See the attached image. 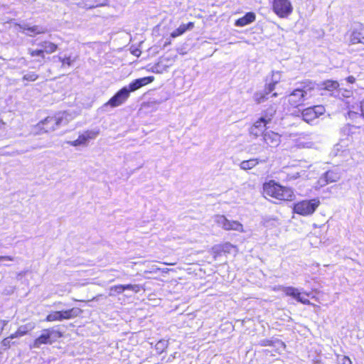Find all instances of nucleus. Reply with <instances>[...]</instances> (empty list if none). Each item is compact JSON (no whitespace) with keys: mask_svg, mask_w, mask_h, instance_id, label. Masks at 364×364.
<instances>
[{"mask_svg":"<svg viewBox=\"0 0 364 364\" xmlns=\"http://www.w3.org/2000/svg\"><path fill=\"white\" fill-rule=\"evenodd\" d=\"M60 312L61 319L63 321L65 319L74 318L80 316V314L82 313V310L79 308H72L70 309L65 310V311H60Z\"/></svg>","mask_w":364,"mask_h":364,"instance_id":"nucleus-20","label":"nucleus"},{"mask_svg":"<svg viewBox=\"0 0 364 364\" xmlns=\"http://www.w3.org/2000/svg\"><path fill=\"white\" fill-rule=\"evenodd\" d=\"M74 118L68 112H59L54 116H49L40 122L37 127L43 132H49L65 126Z\"/></svg>","mask_w":364,"mask_h":364,"instance_id":"nucleus-2","label":"nucleus"},{"mask_svg":"<svg viewBox=\"0 0 364 364\" xmlns=\"http://www.w3.org/2000/svg\"><path fill=\"white\" fill-rule=\"evenodd\" d=\"M340 178V175L334 171H328L325 172L318 180V184L320 186H324L330 183L336 182Z\"/></svg>","mask_w":364,"mask_h":364,"instance_id":"nucleus-13","label":"nucleus"},{"mask_svg":"<svg viewBox=\"0 0 364 364\" xmlns=\"http://www.w3.org/2000/svg\"><path fill=\"white\" fill-rule=\"evenodd\" d=\"M23 29L27 31L26 34L28 36H32L33 34H40V33H44L46 31V29L40 27L38 26H26L23 27Z\"/></svg>","mask_w":364,"mask_h":364,"instance_id":"nucleus-25","label":"nucleus"},{"mask_svg":"<svg viewBox=\"0 0 364 364\" xmlns=\"http://www.w3.org/2000/svg\"><path fill=\"white\" fill-rule=\"evenodd\" d=\"M360 110L361 112V114L364 117V100L360 102Z\"/></svg>","mask_w":364,"mask_h":364,"instance_id":"nucleus-42","label":"nucleus"},{"mask_svg":"<svg viewBox=\"0 0 364 364\" xmlns=\"http://www.w3.org/2000/svg\"><path fill=\"white\" fill-rule=\"evenodd\" d=\"M63 336L62 333L54 328L42 330L41 335L30 345V348H39L41 345H51Z\"/></svg>","mask_w":364,"mask_h":364,"instance_id":"nucleus-4","label":"nucleus"},{"mask_svg":"<svg viewBox=\"0 0 364 364\" xmlns=\"http://www.w3.org/2000/svg\"><path fill=\"white\" fill-rule=\"evenodd\" d=\"M299 173H296V174H294V175H293V176H291V178L295 179V178H299Z\"/></svg>","mask_w":364,"mask_h":364,"instance_id":"nucleus-46","label":"nucleus"},{"mask_svg":"<svg viewBox=\"0 0 364 364\" xmlns=\"http://www.w3.org/2000/svg\"><path fill=\"white\" fill-rule=\"evenodd\" d=\"M123 287L124 291L125 290H131L135 293H138L141 289L139 284H123Z\"/></svg>","mask_w":364,"mask_h":364,"instance_id":"nucleus-35","label":"nucleus"},{"mask_svg":"<svg viewBox=\"0 0 364 364\" xmlns=\"http://www.w3.org/2000/svg\"><path fill=\"white\" fill-rule=\"evenodd\" d=\"M178 52L180 54H184V53L183 52V50L178 49Z\"/></svg>","mask_w":364,"mask_h":364,"instance_id":"nucleus-47","label":"nucleus"},{"mask_svg":"<svg viewBox=\"0 0 364 364\" xmlns=\"http://www.w3.org/2000/svg\"><path fill=\"white\" fill-rule=\"evenodd\" d=\"M35 328V325L33 323H28L25 325L21 326L17 331V334L20 336L26 335L28 332L32 331Z\"/></svg>","mask_w":364,"mask_h":364,"instance_id":"nucleus-27","label":"nucleus"},{"mask_svg":"<svg viewBox=\"0 0 364 364\" xmlns=\"http://www.w3.org/2000/svg\"><path fill=\"white\" fill-rule=\"evenodd\" d=\"M167 44H170V42H166V43H165V46H166Z\"/></svg>","mask_w":364,"mask_h":364,"instance_id":"nucleus-49","label":"nucleus"},{"mask_svg":"<svg viewBox=\"0 0 364 364\" xmlns=\"http://www.w3.org/2000/svg\"><path fill=\"white\" fill-rule=\"evenodd\" d=\"M69 144L73 146H77L80 145H85L87 144L86 138L85 137L84 134H80L78 138L76 140H74L73 141H68Z\"/></svg>","mask_w":364,"mask_h":364,"instance_id":"nucleus-29","label":"nucleus"},{"mask_svg":"<svg viewBox=\"0 0 364 364\" xmlns=\"http://www.w3.org/2000/svg\"><path fill=\"white\" fill-rule=\"evenodd\" d=\"M8 321L6 320H0V333L4 330V327L7 325Z\"/></svg>","mask_w":364,"mask_h":364,"instance_id":"nucleus-41","label":"nucleus"},{"mask_svg":"<svg viewBox=\"0 0 364 364\" xmlns=\"http://www.w3.org/2000/svg\"><path fill=\"white\" fill-rule=\"evenodd\" d=\"M256 15L253 12H248L242 17L238 18L236 21L235 25L236 26L239 27H243L245 26H247L255 21Z\"/></svg>","mask_w":364,"mask_h":364,"instance_id":"nucleus-17","label":"nucleus"},{"mask_svg":"<svg viewBox=\"0 0 364 364\" xmlns=\"http://www.w3.org/2000/svg\"><path fill=\"white\" fill-rule=\"evenodd\" d=\"M281 290L282 292L285 294V295L291 296L294 299H296L298 302L301 303L303 304L309 305L311 304L310 301L307 299L304 298L301 296L300 291L293 287H282Z\"/></svg>","mask_w":364,"mask_h":364,"instance_id":"nucleus-10","label":"nucleus"},{"mask_svg":"<svg viewBox=\"0 0 364 364\" xmlns=\"http://www.w3.org/2000/svg\"><path fill=\"white\" fill-rule=\"evenodd\" d=\"M267 124L269 123L267 121L260 117L250 128V134L255 136V137H257L261 134H264V132L267 127Z\"/></svg>","mask_w":364,"mask_h":364,"instance_id":"nucleus-15","label":"nucleus"},{"mask_svg":"<svg viewBox=\"0 0 364 364\" xmlns=\"http://www.w3.org/2000/svg\"><path fill=\"white\" fill-rule=\"evenodd\" d=\"M46 321H62L60 311L50 313L46 318Z\"/></svg>","mask_w":364,"mask_h":364,"instance_id":"nucleus-31","label":"nucleus"},{"mask_svg":"<svg viewBox=\"0 0 364 364\" xmlns=\"http://www.w3.org/2000/svg\"><path fill=\"white\" fill-rule=\"evenodd\" d=\"M11 339H14L18 337H21L18 334H17V331H16L14 333L11 334L10 336H9Z\"/></svg>","mask_w":364,"mask_h":364,"instance_id":"nucleus-44","label":"nucleus"},{"mask_svg":"<svg viewBox=\"0 0 364 364\" xmlns=\"http://www.w3.org/2000/svg\"><path fill=\"white\" fill-rule=\"evenodd\" d=\"M55 58H58V61L62 63V68L71 66L76 60L75 57H73L71 55L67 56L65 55H63L61 54H59L57 56H53V59Z\"/></svg>","mask_w":364,"mask_h":364,"instance_id":"nucleus-22","label":"nucleus"},{"mask_svg":"<svg viewBox=\"0 0 364 364\" xmlns=\"http://www.w3.org/2000/svg\"><path fill=\"white\" fill-rule=\"evenodd\" d=\"M264 192L266 195L280 200H291L294 196L292 189L282 186L274 181L264 185Z\"/></svg>","mask_w":364,"mask_h":364,"instance_id":"nucleus-3","label":"nucleus"},{"mask_svg":"<svg viewBox=\"0 0 364 364\" xmlns=\"http://www.w3.org/2000/svg\"><path fill=\"white\" fill-rule=\"evenodd\" d=\"M339 362L341 364H352L350 359L348 356H343Z\"/></svg>","mask_w":364,"mask_h":364,"instance_id":"nucleus-39","label":"nucleus"},{"mask_svg":"<svg viewBox=\"0 0 364 364\" xmlns=\"http://www.w3.org/2000/svg\"><path fill=\"white\" fill-rule=\"evenodd\" d=\"M36 44L41 47V49L43 53H46L47 54L54 53L58 48V46L56 44L46 41H41L39 43H36Z\"/></svg>","mask_w":364,"mask_h":364,"instance_id":"nucleus-19","label":"nucleus"},{"mask_svg":"<svg viewBox=\"0 0 364 364\" xmlns=\"http://www.w3.org/2000/svg\"><path fill=\"white\" fill-rule=\"evenodd\" d=\"M11 338L9 337H7L6 338H4L2 341H1V344L5 348H9L10 346H11Z\"/></svg>","mask_w":364,"mask_h":364,"instance_id":"nucleus-38","label":"nucleus"},{"mask_svg":"<svg viewBox=\"0 0 364 364\" xmlns=\"http://www.w3.org/2000/svg\"><path fill=\"white\" fill-rule=\"evenodd\" d=\"M302 118L307 123H310L314 119H317V114L315 112L313 108L308 107L303 110Z\"/></svg>","mask_w":364,"mask_h":364,"instance_id":"nucleus-23","label":"nucleus"},{"mask_svg":"<svg viewBox=\"0 0 364 364\" xmlns=\"http://www.w3.org/2000/svg\"><path fill=\"white\" fill-rule=\"evenodd\" d=\"M315 112L317 114V118L321 115L324 111H325V109L323 106H314L312 107Z\"/></svg>","mask_w":364,"mask_h":364,"instance_id":"nucleus-37","label":"nucleus"},{"mask_svg":"<svg viewBox=\"0 0 364 364\" xmlns=\"http://www.w3.org/2000/svg\"><path fill=\"white\" fill-rule=\"evenodd\" d=\"M346 80L349 83H353L355 81V78L353 76H349L346 78Z\"/></svg>","mask_w":364,"mask_h":364,"instance_id":"nucleus-43","label":"nucleus"},{"mask_svg":"<svg viewBox=\"0 0 364 364\" xmlns=\"http://www.w3.org/2000/svg\"><path fill=\"white\" fill-rule=\"evenodd\" d=\"M129 97V90L127 86L123 87L117 92L109 100L106 102L103 107L110 106L111 107H117L124 104Z\"/></svg>","mask_w":364,"mask_h":364,"instance_id":"nucleus-8","label":"nucleus"},{"mask_svg":"<svg viewBox=\"0 0 364 364\" xmlns=\"http://www.w3.org/2000/svg\"><path fill=\"white\" fill-rule=\"evenodd\" d=\"M272 9L280 18L288 17L293 11L292 5L289 0H273Z\"/></svg>","mask_w":364,"mask_h":364,"instance_id":"nucleus-6","label":"nucleus"},{"mask_svg":"<svg viewBox=\"0 0 364 364\" xmlns=\"http://www.w3.org/2000/svg\"><path fill=\"white\" fill-rule=\"evenodd\" d=\"M321 90H325L333 95L334 91H336L339 87V83L334 80H326L318 85Z\"/></svg>","mask_w":364,"mask_h":364,"instance_id":"nucleus-18","label":"nucleus"},{"mask_svg":"<svg viewBox=\"0 0 364 364\" xmlns=\"http://www.w3.org/2000/svg\"><path fill=\"white\" fill-rule=\"evenodd\" d=\"M349 42L350 44L362 43L364 45V27L359 25L352 30Z\"/></svg>","mask_w":364,"mask_h":364,"instance_id":"nucleus-12","label":"nucleus"},{"mask_svg":"<svg viewBox=\"0 0 364 364\" xmlns=\"http://www.w3.org/2000/svg\"><path fill=\"white\" fill-rule=\"evenodd\" d=\"M316 84L308 81L301 84L300 87L294 90L289 95L285 97V100L293 107H297L304 104V102L313 95V91L315 89Z\"/></svg>","mask_w":364,"mask_h":364,"instance_id":"nucleus-1","label":"nucleus"},{"mask_svg":"<svg viewBox=\"0 0 364 364\" xmlns=\"http://www.w3.org/2000/svg\"><path fill=\"white\" fill-rule=\"evenodd\" d=\"M193 27L194 23L193 22H189L186 24H181L178 28L171 33V36L172 38H176L183 35L186 31L192 30Z\"/></svg>","mask_w":364,"mask_h":364,"instance_id":"nucleus-21","label":"nucleus"},{"mask_svg":"<svg viewBox=\"0 0 364 364\" xmlns=\"http://www.w3.org/2000/svg\"><path fill=\"white\" fill-rule=\"evenodd\" d=\"M281 80V73L279 71H273L271 80L269 82V85H273V87L276 88V85L280 82Z\"/></svg>","mask_w":364,"mask_h":364,"instance_id":"nucleus-28","label":"nucleus"},{"mask_svg":"<svg viewBox=\"0 0 364 364\" xmlns=\"http://www.w3.org/2000/svg\"><path fill=\"white\" fill-rule=\"evenodd\" d=\"M275 88L273 85L266 83L264 88L262 91H257L253 95V100L257 104H261L269 100V97H276L278 96L277 92H273Z\"/></svg>","mask_w":364,"mask_h":364,"instance_id":"nucleus-9","label":"nucleus"},{"mask_svg":"<svg viewBox=\"0 0 364 364\" xmlns=\"http://www.w3.org/2000/svg\"><path fill=\"white\" fill-rule=\"evenodd\" d=\"M14 261V257L11 256H0V262L1 261Z\"/></svg>","mask_w":364,"mask_h":364,"instance_id":"nucleus-40","label":"nucleus"},{"mask_svg":"<svg viewBox=\"0 0 364 364\" xmlns=\"http://www.w3.org/2000/svg\"><path fill=\"white\" fill-rule=\"evenodd\" d=\"M100 134L99 129H94V130H87L83 133L85 137L86 138L87 142L90 139H95L98 134Z\"/></svg>","mask_w":364,"mask_h":364,"instance_id":"nucleus-30","label":"nucleus"},{"mask_svg":"<svg viewBox=\"0 0 364 364\" xmlns=\"http://www.w3.org/2000/svg\"><path fill=\"white\" fill-rule=\"evenodd\" d=\"M320 201L316 199L304 200L294 203L293 210L294 213L308 216L312 215L318 207Z\"/></svg>","mask_w":364,"mask_h":364,"instance_id":"nucleus-5","label":"nucleus"},{"mask_svg":"<svg viewBox=\"0 0 364 364\" xmlns=\"http://www.w3.org/2000/svg\"><path fill=\"white\" fill-rule=\"evenodd\" d=\"M276 111H277L276 105H272L264 112L261 118H263L264 120H265L268 123H269L272 121V117L275 114Z\"/></svg>","mask_w":364,"mask_h":364,"instance_id":"nucleus-24","label":"nucleus"},{"mask_svg":"<svg viewBox=\"0 0 364 364\" xmlns=\"http://www.w3.org/2000/svg\"><path fill=\"white\" fill-rule=\"evenodd\" d=\"M263 140L271 147H277L281 142V136L279 134L272 131H268L264 133Z\"/></svg>","mask_w":364,"mask_h":364,"instance_id":"nucleus-14","label":"nucleus"},{"mask_svg":"<svg viewBox=\"0 0 364 364\" xmlns=\"http://www.w3.org/2000/svg\"><path fill=\"white\" fill-rule=\"evenodd\" d=\"M123 291H124L123 284L115 285V286H112L110 287L109 295L110 296H113L116 294H122Z\"/></svg>","mask_w":364,"mask_h":364,"instance_id":"nucleus-32","label":"nucleus"},{"mask_svg":"<svg viewBox=\"0 0 364 364\" xmlns=\"http://www.w3.org/2000/svg\"><path fill=\"white\" fill-rule=\"evenodd\" d=\"M38 75L34 72H29L23 75V80L26 81L33 82L38 79Z\"/></svg>","mask_w":364,"mask_h":364,"instance_id":"nucleus-36","label":"nucleus"},{"mask_svg":"<svg viewBox=\"0 0 364 364\" xmlns=\"http://www.w3.org/2000/svg\"><path fill=\"white\" fill-rule=\"evenodd\" d=\"M103 4H96V5H90L88 6L89 9H92V8H95V7H97L98 6H102Z\"/></svg>","mask_w":364,"mask_h":364,"instance_id":"nucleus-45","label":"nucleus"},{"mask_svg":"<svg viewBox=\"0 0 364 364\" xmlns=\"http://www.w3.org/2000/svg\"><path fill=\"white\" fill-rule=\"evenodd\" d=\"M267 161V159H259L257 158L250 159L249 160H245L240 164V168L242 170L248 171L255 167L259 163H266Z\"/></svg>","mask_w":364,"mask_h":364,"instance_id":"nucleus-16","label":"nucleus"},{"mask_svg":"<svg viewBox=\"0 0 364 364\" xmlns=\"http://www.w3.org/2000/svg\"><path fill=\"white\" fill-rule=\"evenodd\" d=\"M259 344L261 346H279L282 347L284 348H285V344L284 343V342L279 340L273 341L269 339H264L260 341Z\"/></svg>","mask_w":364,"mask_h":364,"instance_id":"nucleus-26","label":"nucleus"},{"mask_svg":"<svg viewBox=\"0 0 364 364\" xmlns=\"http://www.w3.org/2000/svg\"><path fill=\"white\" fill-rule=\"evenodd\" d=\"M167 347H168V341L166 340L159 341L155 346L156 350L159 353H163Z\"/></svg>","mask_w":364,"mask_h":364,"instance_id":"nucleus-34","label":"nucleus"},{"mask_svg":"<svg viewBox=\"0 0 364 364\" xmlns=\"http://www.w3.org/2000/svg\"><path fill=\"white\" fill-rule=\"evenodd\" d=\"M28 52L32 57L38 56L41 58V59L37 60L38 62L41 63L45 58L44 53L41 48L36 50L29 49Z\"/></svg>","mask_w":364,"mask_h":364,"instance_id":"nucleus-33","label":"nucleus"},{"mask_svg":"<svg viewBox=\"0 0 364 364\" xmlns=\"http://www.w3.org/2000/svg\"><path fill=\"white\" fill-rule=\"evenodd\" d=\"M214 222L225 230H236L240 232L244 231L243 226L240 223L236 220H229L222 215H215Z\"/></svg>","mask_w":364,"mask_h":364,"instance_id":"nucleus-7","label":"nucleus"},{"mask_svg":"<svg viewBox=\"0 0 364 364\" xmlns=\"http://www.w3.org/2000/svg\"><path fill=\"white\" fill-rule=\"evenodd\" d=\"M154 80V77L153 76H148L133 80L129 84L128 87H127V90H129V94L130 95V92H134L141 87L152 82Z\"/></svg>","mask_w":364,"mask_h":364,"instance_id":"nucleus-11","label":"nucleus"},{"mask_svg":"<svg viewBox=\"0 0 364 364\" xmlns=\"http://www.w3.org/2000/svg\"><path fill=\"white\" fill-rule=\"evenodd\" d=\"M2 124H3V123H2V122H1V121L0 120V129H1V127H2Z\"/></svg>","mask_w":364,"mask_h":364,"instance_id":"nucleus-48","label":"nucleus"}]
</instances>
